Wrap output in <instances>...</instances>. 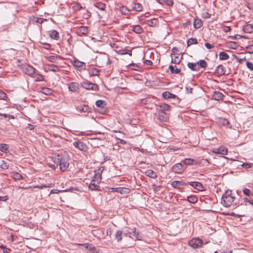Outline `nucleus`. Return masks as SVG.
<instances>
[{
  "instance_id": "1",
  "label": "nucleus",
  "mask_w": 253,
  "mask_h": 253,
  "mask_svg": "<svg viewBox=\"0 0 253 253\" xmlns=\"http://www.w3.org/2000/svg\"><path fill=\"white\" fill-rule=\"evenodd\" d=\"M235 197L232 195V191L227 190L222 195V203L225 207H230L234 202Z\"/></svg>"
},
{
  "instance_id": "2",
  "label": "nucleus",
  "mask_w": 253,
  "mask_h": 253,
  "mask_svg": "<svg viewBox=\"0 0 253 253\" xmlns=\"http://www.w3.org/2000/svg\"><path fill=\"white\" fill-rule=\"evenodd\" d=\"M69 157L68 154L64 153V154L62 155L59 165V168L61 171H64L68 168L69 165Z\"/></svg>"
},
{
  "instance_id": "3",
  "label": "nucleus",
  "mask_w": 253,
  "mask_h": 253,
  "mask_svg": "<svg viewBox=\"0 0 253 253\" xmlns=\"http://www.w3.org/2000/svg\"><path fill=\"white\" fill-rule=\"evenodd\" d=\"M81 86L86 89L97 90L98 86L97 84L91 82L85 81L81 83Z\"/></svg>"
},
{
  "instance_id": "4",
  "label": "nucleus",
  "mask_w": 253,
  "mask_h": 253,
  "mask_svg": "<svg viewBox=\"0 0 253 253\" xmlns=\"http://www.w3.org/2000/svg\"><path fill=\"white\" fill-rule=\"evenodd\" d=\"M203 241L198 238H193L189 241V245L193 249H197L201 246Z\"/></svg>"
},
{
  "instance_id": "5",
  "label": "nucleus",
  "mask_w": 253,
  "mask_h": 253,
  "mask_svg": "<svg viewBox=\"0 0 253 253\" xmlns=\"http://www.w3.org/2000/svg\"><path fill=\"white\" fill-rule=\"evenodd\" d=\"M104 170L103 167H100L97 169V172L95 173L92 180L95 181L96 184H99L101 181V173Z\"/></svg>"
},
{
  "instance_id": "6",
  "label": "nucleus",
  "mask_w": 253,
  "mask_h": 253,
  "mask_svg": "<svg viewBox=\"0 0 253 253\" xmlns=\"http://www.w3.org/2000/svg\"><path fill=\"white\" fill-rule=\"evenodd\" d=\"M22 71L26 74L32 75L35 73V69L32 66L29 65H25L22 66Z\"/></svg>"
},
{
  "instance_id": "7",
  "label": "nucleus",
  "mask_w": 253,
  "mask_h": 253,
  "mask_svg": "<svg viewBox=\"0 0 253 253\" xmlns=\"http://www.w3.org/2000/svg\"><path fill=\"white\" fill-rule=\"evenodd\" d=\"M172 171L176 173H182L185 170L183 166L181 163L174 165L172 168Z\"/></svg>"
},
{
  "instance_id": "8",
  "label": "nucleus",
  "mask_w": 253,
  "mask_h": 253,
  "mask_svg": "<svg viewBox=\"0 0 253 253\" xmlns=\"http://www.w3.org/2000/svg\"><path fill=\"white\" fill-rule=\"evenodd\" d=\"M170 106L165 103H163L157 105V110L158 112H163L170 110Z\"/></svg>"
},
{
  "instance_id": "9",
  "label": "nucleus",
  "mask_w": 253,
  "mask_h": 253,
  "mask_svg": "<svg viewBox=\"0 0 253 253\" xmlns=\"http://www.w3.org/2000/svg\"><path fill=\"white\" fill-rule=\"evenodd\" d=\"M111 191L117 192L121 194H128L130 192V189L126 187L112 188Z\"/></svg>"
},
{
  "instance_id": "10",
  "label": "nucleus",
  "mask_w": 253,
  "mask_h": 253,
  "mask_svg": "<svg viewBox=\"0 0 253 253\" xmlns=\"http://www.w3.org/2000/svg\"><path fill=\"white\" fill-rule=\"evenodd\" d=\"M73 65L80 71L84 69L85 67V64L84 62L78 60H75L74 61Z\"/></svg>"
},
{
  "instance_id": "11",
  "label": "nucleus",
  "mask_w": 253,
  "mask_h": 253,
  "mask_svg": "<svg viewBox=\"0 0 253 253\" xmlns=\"http://www.w3.org/2000/svg\"><path fill=\"white\" fill-rule=\"evenodd\" d=\"M78 245L84 246L86 250L89 251L90 252H91L92 253H95L97 252L96 249L92 244H90L88 243H85V244H78Z\"/></svg>"
},
{
  "instance_id": "12",
  "label": "nucleus",
  "mask_w": 253,
  "mask_h": 253,
  "mask_svg": "<svg viewBox=\"0 0 253 253\" xmlns=\"http://www.w3.org/2000/svg\"><path fill=\"white\" fill-rule=\"evenodd\" d=\"M68 88L69 90L72 92L79 91V86L78 83L75 82H72L69 83L68 84Z\"/></svg>"
},
{
  "instance_id": "13",
  "label": "nucleus",
  "mask_w": 253,
  "mask_h": 253,
  "mask_svg": "<svg viewBox=\"0 0 253 253\" xmlns=\"http://www.w3.org/2000/svg\"><path fill=\"white\" fill-rule=\"evenodd\" d=\"M218 124L220 126H226L228 128H231V125L228 120L225 118H219L218 120Z\"/></svg>"
},
{
  "instance_id": "14",
  "label": "nucleus",
  "mask_w": 253,
  "mask_h": 253,
  "mask_svg": "<svg viewBox=\"0 0 253 253\" xmlns=\"http://www.w3.org/2000/svg\"><path fill=\"white\" fill-rule=\"evenodd\" d=\"M171 185L175 188H179L183 186H187V184L181 181H173L171 182Z\"/></svg>"
},
{
  "instance_id": "15",
  "label": "nucleus",
  "mask_w": 253,
  "mask_h": 253,
  "mask_svg": "<svg viewBox=\"0 0 253 253\" xmlns=\"http://www.w3.org/2000/svg\"><path fill=\"white\" fill-rule=\"evenodd\" d=\"M131 7L133 10L136 11H141L142 10V5L136 1H133L131 3Z\"/></svg>"
},
{
  "instance_id": "16",
  "label": "nucleus",
  "mask_w": 253,
  "mask_h": 253,
  "mask_svg": "<svg viewBox=\"0 0 253 253\" xmlns=\"http://www.w3.org/2000/svg\"><path fill=\"white\" fill-rule=\"evenodd\" d=\"M189 184L193 187L196 189H197L199 191H203L204 189V187L202 184L199 182H191Z\"/></svg>"
},
{
  "instance_id": "17",
  "label": "nucleus",
  "mask_w": 253,
  "mask_h": 253,
  "mask_svg": "<svg viewBox=\"0 0 253 253\" xmlns=\"http://www.w3.org/2000/svg\"><path fill=\"white\" fill-rule=\"evenodd\" d=\"M158 119L160 121L167 122L169 120V115L165 112H160L158 115Z\"/></svg>"
},
{
  "instance_id": "18",
  "label": "nucleus",
  "mask_w": 253,
  "mask_h": 253,
  "mask_svg": "<svg viewBox=\"0 0 253 253\" xmlns=\"http://www.w3.org/2000/svg\"><path fill=\"white\" fill-rule=\"evenodd\" d=\"M73 145L75 147L82 151H84L86 148V145L81 141L74 142Z\"/></svg>"
},
{
  "instance_id": "19",
  "label": "nucleus",
  "mask_w": 253,
  "mask_h": 253,
  "mask_svg": "<svg viewBox=\"0 0 253 253\" xmlns=\"http://www.w3.org/2000/svg\"><path fill=\"white\" fill-rule=\"evenodd\" d=\"M183 56L180 55L179 54H174V57H172L171 63L174 64H179L181 61Z\"/></svg>"
},
{
  "instance_id": "20",
  "label": "nucleus",
  "mask_w": 253,
  "mask_h": 253,
  "mask_svg": "<svg viewBox=\"0 0 253 253\" xmlns=\"http://www.w3.org/2000/svg\"><path fill=\"white\" fill-rule=\"evenodd\" d=\"M95 105H96V106H97L98 107H100L102 109L101 112L102 113L105 112L106 108H104V106H105L106 104L104 101L101 100H98L96 101Z\"/></svg>"
},
{
  "instance_id": "21",
  "label": "nucleus",
  "mask_w": 253,
  "mask_h": 253,
  "mask_svg": "<svg viewBox=\"0 0 253 253\" xmlns=\"http://www.w3.org/2000/svg\"><path fill=\"white\" fill-rule=\"evenodd\" d=\"M223 95L220 92L215 91L212 94V98L215 100H220L223 99Z\"/></svg>"
},
{
  "instance_id": "22",
  "label": "nucleus",
  "mask_w": 253,
  "mask_h": 253,
  "mask_svg": "<svg viewBox=\"0 0 253 253\" xmlns=\"http://www.w3.org/2000/svg\"><path fill=\"white\" fill-rule=\"evenodd\" d=\"M188 67L193 71H198L199 70L198 63L189 62L187 64Z\"/></svg>"
},
{
  "instance_id": "23",
  "label": "nucleus",
  "mask_w": 253,
  "mask_h": 253,
  "mask_svg": "<svg viewBox=\"0 0 253 253\" xmlns=\"http://www.w3.org/2000/svg\"><path fill=\"white\" fill-rule=\"evenodd\" d=\"M162 96L166 99L169 98H175L176 96L175 94H173L170 93L169 91H165L162 94Z\"/></svg>"
},
{
  "instance_id": "24",
  "label": "nucleus",
  "mask_w": 253,
  "mask_h": 253,
  "mask_svg": "<svg viewBox=\"0 0 253 253\" xmlns=\"http://www.w3.org/2000/svg\"><path fill=\"white\" fill-rule=\"evenodd\" d=\"M88 33L87 27L82 26L78 29L77 33L78 34L86 35Z\"/></svg>"
},
{
  "instance_id": "25",
  "label": "nucleus",
  "mask_w": 253,
  "mask_h": 253,
  "mask_svg": "<svg viewBox=\"0 0 253 253\" xmlns=\"http://www.w3.org/2000/svg\"><path fill=\"white\" fill-rule=\"evenodd\" d=\"M132 28V30L137 34H141L143 32L142 28L140 25L133 26Z\"/></svg>"
},
{
  "instance_id": "26",
  "label": "nucleus",
  "mask_w": 253,
  "mask_h": 253,
  "mask_svg": "<svg viewBox=\"0 0 253 253\" xmlns=\"http://www.w3.org/2000/svg\"><path fill=\"white\" fill-rule=\"evenodd\" d=\"M145 173L147 176L151 178H156L157 177V174L152 169L146 170Z\"/></svg>"
},
{
  "instance_id": "27",
  "label": "nucleus",
  "mask_w": 253,
  "mask_h": 253,
  "mask_svg": "<svg viewBox=\"0 0 253 253\" xmlns=\"http://www.w3.org/2000/svg\"><path fill=\"white\" fill-rule=\"evenodd\" d=\"M99 184H96L95 181H93V180H91V181L89 185V188L92 190H98Z\"/></svg>"
},
{
  "instance_id": "28",
  "label": "nucleus",
  "mask_w": 253,
  "mask_h": 253,
  "mask_svg": "<svg viewBox=\"0 0 253 253\" xmlns=\"http://www.w3.org/2000/svg\"><path fill=\"white\" fill-rule=\"evenodd\" d=\"M193 25L196 29H199L202 26L203 22L201 19H195Z\"/></svg>"
},
{
  "instance_id": "29",
  "label": "nucleus",
  "mask_w": 253,
  "mask_h": 253,
  "mask_svg": "<svg viewBox=\"0 0 253 253\" xmlns=\"http://www.w3.org/2000/svg\"><path fill=\"white\" fill-rule=\"evenodd\" d=\"M157 1L162 4H165L169 6H171L173 4L172 0H157Z\"/></svg>"
},
{
  "instance_id": "30",
  "label": "nucleus",
  "mask_w": 253,
  "mask_h": 253,
  "mask_svg": "<svg viewBox=\"0 0 253 253\" xmlns=\"http://www.w3.org/2000/svg\"><path fill=\"white\" fill-rule=\"evenodd\" d=\"M49 35L50 38L53 39H57L59 38V34L55 30L50 31L49 32Z\"/></svg>"
},
{
  "instance_id": "31",
  "label": "nucleus",
  "mask_w": 253,
  "mask_h": 253,
  "mask_svg": "<svg viewBox=\"0 0 253 253\" xmlns=\"http://www.w3.org/2000/svg\"><path fill=\"white\" fill-rule=\"evenodd\" d=\"M123 233V232L121 230H118L116 231L115 237L116 240L117 241V242H120L122 240V234Z\"/></svg>"
},
{
  "instance_id": "32",
  "label": "nucleus",
  "mask_w": 253,
  "mask_h": 253,
  "mask_svg": "<svg viewBox=\"0 0 253 253\" xmlns=\"http://www.w3.org/2000/svg\"><path fill=\"white\" fill-rule=\"evenodd\" d=\"M244 30L247 33H252L253 32V29L251 24H247L244 26Z\"/></svg>"
},
{
  "instance_id": "33",
  "label": "nucleus",
  "mask_w": 253,
  "mask_h": 253,
  "mask_svg": "<svg viewBox=\"0 0 253 253\" xmlns=\"http://www.w3.org/2000/svg\"><path fill=\"white\" fill-rule=\"evenodd\" d=\"M132 232L133 233V236L135 237L136 239L138 240H142V236L138 232L136 231V228H133L131 229Z\"/></svg>"
},
{
  "instance_id": "34",
  "label": "nucleus",
  "mask_w": 253,
  "mask_h": 253,
  "mask_svg": "<svg viewBox=\"0 0 253 253\" xmlns=\"http://www.w3.org/2000/svg\"><path fill=\"white\" fill-rule=\"evenodd\" d=\"M216 73L219 75H222L225 74L224 69L222 65H219L216 68Z\"/></svg>"
},
{
  "instance_id": "35",
  "label": "nucleus",
  "mask_w": 253,
  "mask_h": 253,
  "mask_svg": "<svg viewBox=\"0 0 253 253\" xmlns=\"http://www.w3.org/2000/svg\"><path fill=\"white\" fill-rule=\"evenodd\" d=\"M118 53L120 54L124 55V54H128L130 56L131 55L132 52L131 50L126 49H122L118 50Z\"/></svg>"
},
{
  "instance_id": "36",
  "label": "nucleus",
  "mask_w": 253,
  "mask_h": 253,
  "mask_svg": "<svg viewBox=\"0 0 253 253\" xmlns=\"http://www.w3.org/2000/svg\"><path fill=\"white\" fill-rule=\"evenodd\" d=\"M120 11L124 15H127L129 12V10L126 6H122L120 8Z\"/></svg>"
},
{
  "instance_id": "37",
  "label": "nucleus",
  "mask_w": 253,
  "mask_h": 253,
  "mask_svg": "<svg viewBox=\"0 0 253 253\" xmlns=\"http://www.w3.org/2000/svg\"><path fill=\"white\" fill-rule=\"evenodd\" d=\"M219 59L220 60H226L228 59L229 55L226 52L222 51L219 54Z\"/></svg>"
},
{
  "instance_id": "38",
  "label": "nucleus",
  "mask_w": 253,
  "mask_h": 253,
  "mask_svg": "<svg viewBox=\"0 0 253 253\" xmlns=\"http://www.w3.org/2000/svg\"><path fill=\"white\" fill-rule=\"evenodd\" d=\"M47 60L51 62H55L58 59L59 57L57 55H50L46 57Z\"/></svg>"
},
{
  "instance_id": "39",
  "label": "nucleus",
  "mask_w": 253,
  "mask_h": 253,
  "mask_svg": "<svg viewBox=\"0 0 253 253\" xmlns=\"http://www.w3.org/2000/svg\"><path fill=\"white\" fill-rule=\"evenodd\" d=\"M169 69L170 72L172 74H174V73H175V74H178L180 72V70L179 69L177 68L174 69V67L173 66H172V65L169 66Z\"/></svg>"
},
{
  "instance_id": "40",
  "label": "nucleus",
  "mask_w": 253,
  "mask_h": 253,
  "mask_svg": "<svg viewBox=\"0 0 253 253\" xmlns=\"http://www.w3.org/2000/svg\"><path fill=\"white\" fill-rule=\"evenodd\" d=\"M9 167V163L6 161H2L0 164V168L3 169H7Z\"/></svg>"
},
{
  "instance_id": "41",
  "label": "nucleus",
  "mask_w": 253,
  "mask_h": 253,
  "mask_svg": "<svg viewBox=\"0 0 253 253\" xmlns=\"http://www.w3.org/2000/svg\"><path fill=\"white\" fill-rule=\"evenodd\" d=\"M197 63H198L199 70L201 68H205L207 66V63L204 60H200Z\"/></svg>"
},
{
  "instance_id": "42",
  "label": "nucleus",
  "mask_w": 253,
  "mask_h": 253,
  "mask_svg": "<svg viewBox=\"0 0 253 253\" xmlns=\"http://www.w3.org/2000/svg\"><path fill=\"white\" fill-rule=\"evenodd\" d=\"M12 176L13 178L16 180H20L22 178V175L20 173H19L17 172H12Z\"/></svg>"
},
{
  "instance_id": "43",
  "label": "nucleus",
  "mask_w": 253,
  "mask_h": 253,
  "mask_svg": "<svg viewBox=\"0 0 253 253\" xmlns=\"http://www.w3.org/2000/svg\"><path fill=\"white\" fill-rule=\"evenodd\" d=\"M48 69L50 71H53V72H58L59 71V68L58 66L51 64L49 65Z\"/></svg>"
},
{
  "instance_id": "44",
  "label": "nucleus",
  "mask_w": 253,
  "mask_h": 253,
  "mask_svg": "<svg viewBox=\"0 0 253 253\" xmlns=\"http://www.w3.org/2000/svg\"><path fill=\"white\" fill-rule=\"evenodd\" d=\"M78 110L83 112H86L88 111L89 108L86 105L80 106L78 107Z\"/></svg>"
},
{
  "instance_id": "45",
  "label": "nucleus",
  "mask_w": 253,
  "mask_h": 253,
  "mask_svg": "<svg viewBox=\"0 0 253 253\" xmlns=\"http://www.w3.org/2000/svg\"><path fill=\"white\" fill-rule=\"evenodd\" d=\"M197 40L195 38H190L189 39L187 42V46H190L193 44H196L197 43Z\"/></svg>"
},
{
  "instance_id": "46",
  "label": "nucleus",
  "mask_w": 253,
  "mask_h": 253,
  "mask_svg": "<svg viewBox=\"0 0 253 253\" xmlns=\"http://www.w3.org/2000/svg\"><path fill=\"white\" fill-rule=\"evenodd\" d=\"M194 160L191 158H186L183 160V163L186 165H192Z\"/></svg>"
},
{
  "instance_id": "47",
  "label": "nucleus",
  "mask_w": 253,
  "mask_h": 253,
  "mask_svg": "<svg viewBox=\"0 0 253 253\" xmlns=\"http://www.w3.org/2000/svg\"><path fill=\"white\" fill-rule=\"evenodd\" d=\"M218 150H219V154L225 155L227 154V149L224 147L221 146L218 148Z\"/></svg>"
},
{
  "instance_id": "48",
  "label": "nucleus",
  "mask_w": 253,
  "mask_h": 253,
  "mask_svg": "<svg viewBox=\"0 0 253 253\" xmlns=\"http://www.w3.org/2000/svg\"><path fill=\"white\" fill-rule=\"evenodd\" d=\"M95 6H96V7H97L98 9H100L101 10H105V9L106 8L105 4L101 3V2H97V3H96Z\"/></svg>"
},
{
  "instance_id": "49",
  "label": "nucleus",
  "mask_w": 253,
  "mask_h": 253,
  "mask_svg": "<svg viewBox=\"0 0 253 253\" xmlns=\"http://www.w3.org/2000/svg\"><path fill=\"white\" fill-rule=\"evenodd\" d=\"M42 93L46 95H49L52 93L51 89L47 87H43L42 89Z\"/></svg>"
},
{
  "instance_id": "50",
  "label": "nucleus",
  "mask_w": 253,
  "mask_h": 253,
  "mask_svg": "<svg viewBox=\"0 0 253 253\" xmlns=\"http://www.w3.org/2000/svg\"><path fill=\"white\" fill-rule=\"evenodd\" d=\"M8 150V146L6 144H0V150L4 153H6Z\"/></svg>"
},
{
  "instance_id": "51",
  "label": "nucleus",
  "mask_w": 253,
  "mask_h": 253,
  "mask_svg": "<svg viewBox=\"0 0 253 253\" xmlns=\"http://www.w3.org/2000/svg\"><path fill=\"white\" fill-rule=\"evenodd\" d=\"M188 202L191 203H196L197 202V198L194 196H191L187 198Z\"/></svg>"
},
{
  "instance_id": "52",
  "label": "nucleus",
  "mask_w": 253,
  "mask_h": 253,
  "mask_svg": "<svg viewBox=\"0 0 253 253\" xmlns=\"http://www.w3.org/2000/svg\"><path fill=\"white\" fill-rule=\"evenodd\" d=\"M61 156H62V155H57L53 157V162L55 163L59 164Z\"/></svg>"
},
{
  "instance_id": "53",
  "label": "nucleus",
  "mask_w": 253,
  "mask_h": 253,
  "mask_svg": "<svg viewBox=\"0 0 253 253\" xmlns=\"http://www.w3.org/2000/svg\"><path fill=\"white\" fill-rule=\"evenodd\" d=\"M157 24V20L155 19L151 20L148 21V25L150 26H154Z\"/></svg>"
},
{
  "instance_id": "54",
  "label": "nucleus",
  "mask_w": 253,
  "mask_h": 253,
  "mask_svg": "<svg viewBox=\"0 0 253 253\" xmlns=\"http://www.w3.org/2000/svg\"><path fill=\"white\" fill-rule=\"evenodd\" d=\"M246 66L251 71H253V64L249 61H246Z\"/></svg>"
},
{
  "instance_id": "55",
  "label": "nucleus",
  "mask_w": 253,
  "mask_h": 253,
  "mask_svg": "<svg viewBox=\"0 0 253 253\" xmlns=\"http://www.w3.org/2000/svg\"><path fill=\"white\" fill-rule=\"evenodd\" d=\"M7 95L5 92L0 90V99L5 100Z\"/></svg>"
},
{
  "instance_id": "56",
  "label": "nucleus",
  "mask_w": 253,
  "mask_h": 253,
  "mask_svg": "<svg viewBox=\"0 0 253 253\" xmlns=\"http://www.w3.org/2000/svg\"><path fill=\"white\" fill-rule=\"evenodd\" d=\"M234 56V57L240 63H242L246 59V57H244V58H239V57H238L237 56L235 55H233Z\"/></svg>"
},
{
  "instance_id": "57",
  "label": "nucleus",
  "mask_w": 253,
  "mask_h": 253,
  "mask_svg": "<svg viewBox=\"0 0 253 253\" xmlns=\"http://www.w3.org/2000/svg\"><path fill=\"white\" fill-rule=\"evenodd\" d=\"M243 192L244 194V195L247 196H249L251 194V191L250 190L247 188H245L243 189Z\"/></svg>"
},
{
  "instance_id": "58",
  "label": "nucleus",
  "mask_w": 253,
  "mask_h": 253,
  "mask_svg": "<svg viewBox=\"0 0 253 253\" xmlns=\"http://www.w3.org/2000/svg\"><path fill=\"white\" fill-rule=\"evenodd\" d=\"M242 166L243 168L248 169L252 167V164L250 163H243L242 164Z\"/></svg>"
},
{
  "instance_id": "59",
  "label": "nucleus",
  "mask_w": 253,
  "mask_h": 253,
  "mask_svg": "<svg viewBox=\"0 0 253 253\" xmlns=\"http://www.w3.org/2000/svg\"><path fill=\"white\" fill-rule=\"evenodd\" d=\"M129 230H124V233L125 235L126 236H128L129 237H130V235L131 234V233L132 232V231H131V229H129Z\"/></svg>"
},
{
  "instance_id": "60",
  "label": "nucleus",
  "mask_w": 253,
  "mask_h": 253,
  "mask_svg": "<svg viewBox=\"0 0 253 253\" xmlns=\"http://www.w3.org/2000/svg\"><path fill=\"white\" fill-rule=\"evenodd\" d=\"M246 48L249 53H253V45H249Z\"/></svg>"
},
{
  "instance_id": "61",
  "label": "nucleus",
  "mask_w": 253,
  "mask_h": 253,
  "mask_svg": "<svg viewBox=\"0 0 253 253\" xmlns=\"http://www.w3.org/2000/svg\"><path fill=\"white\" fill-rule=\"evenodd\" d=\"M51 184H49L48 185H46L45 184H41L40 186L37 185V186H35V188H42L43 187H51Z\"/></svg>"
},
{
  "instance_id": "62",
  "label": "nucleus",
  "mask_w": 253,
  "mask_h": 253,
  "mask_svg": "<svg viewBox=\"0 0 253 253\" xmlns=\"http://www.w3.org/2000/svg\"><path fill=\"white\" fill-rule=\"evenodd\" d=\"M43 80V77L42 75H38L35 79L36 81H42Z\"/></svg>"
},
{
  "instance_id": "63",
  "label": "nucleus",
  "mask_w": 253,
  "mask_h": 253,
  "mask_svg": "<svg viewBox=\"0 0 253 253\" xmlns=\"http://www.w3.org/2000/svg\"><path fill=\"white\" fill-rule=\"evenodd\" d=\"M205 46L206 47V48L207 49H211L212 47H213L214 45H212V44H210L209 43L207 42V43H205Z\"/></svg>"
},
{
  "instance_id": "64",
  "label": "nucleus",
  "mask_w": 253,
  "mask_h": 253,
  "mask_svg": "<svg viewBox=\"0 0 253 253\" xmlns=\"http://www.w3.org/2000/svg\"><path fill=\"white\" fill-rule=\"evenodd\" d=\"M186 90L187 93H192L193 88L190 86L186 87Z\"/></svg>"
}]
</instances>
